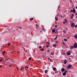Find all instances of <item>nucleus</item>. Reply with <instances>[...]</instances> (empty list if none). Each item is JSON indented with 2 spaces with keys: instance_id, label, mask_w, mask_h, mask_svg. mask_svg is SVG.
I'll return each instance as SVG.
<instances>
[{
  "instance_id": "nucleus-54",
  "label": "nucleus",
  "mask_w": 77,
  "mask_h": 77,
  "mask_svg": "<svg viewBox=\"0 0 77 77\" xmlns=\"http://www.w3.org/2000/svg\"><path fill=\"white\" fill-rule=\"evenodd\" d=\"M47 77H49L48 75H47Z\"/></svg>"
},
{
  "instance_id": "nucleus-63",
  "label": "nucleus",
  "mask_w": 77,
  "mask_h": 77,
  "mask_svg": "<svg viewBox=\"0 0 77 77\" xmlns=\"http://www.w3.org/2000/svg\"><path fill=\"white\" fill-rule=\"evenodd\" d=\"M26 53H27V51H26Z\"/></svg>"
},
{
  "instance_id": "nucleus-59",
  "label": "nucleus",
  "mask_w": 77,
  "mask_h": 77,
  "mask_svg": "<svg viewBox=\"0 0 77 77\" xmlns=\"http://www.w3.org/2000/svg\"><path fill=\"white\" fill-rule=\"evenodd\" d=\"M75 8H76V9H77V6L75 7Z\"/></svg>"
},
{
  "instance_id": "nucleus-51",
  "label": "nucleus",
  "mask_w": 77,
  "mask_h": 77,
  "mask_svg": "<svg viewBox=\"0 0 77 77\" xmlns=\"http://www.w3.org/2000/svg\"><path fill=\"white\" fill-rule=\"evenodd\" d=\"M2 54L3 56H5V54L2 53Z\"/></svg>"
},
{
  "instance_id": "nucleus-20",
  "label": "nucleus",
  "mask_w": 77,
  "mask_h": 77,
  "mask_svg": "<svg viewBox=\"0 0 77 77\" xmlns=\"http://www.w3.org/2000/svg\"><path fill=\"white\" fill-rule=\"evenodd\" d=\"M53 47H56V45L55 44H54L53 45Z\"/></svg>"
},
{
  "instance_id": "nucleus-24",
  "label": "nucleus",
  "mask_w": 77,
  "mask_h": 77,
  "mask_svg": "<svg viewBox=\"0 0 77 77\" xmlns=\"http://www.w3.org/2000/svg\"><path fill=\"white\" fill-rule=\"evenodd\" d=\"M64 41H67V39H66V38H64Z\"/></svg>"
},
{
  "instance_id": "nucleus-23",
  "label": "nucleus",
  "mask_w": 77,
  "mask_h": 77,
  "mask_svg": "<svg viewBox=\"0 0 77 77\" xmlns=\"http://www.w3.org/2000/svg\"><path fill=\"white\" fill-rule=\"evenodd\" d=\"M40 50H41V51H44V49L42 48H41L40 49Z\"/></svg>"
},
{
  "instance_id": "nucleus-16",
  "label": "nucleus",
  "mask_w": 77,
  "mask_h": 77,
  "mask_svg": "<svg viewBox=\"0 0 77 77\" xmlns=\"http://www.w3.org/2000/svg\"><path fill=\"white\" fill-rule=\"evenodd\" d=\"M45 73H47V72H48V71L47 70H45Z\"/></svg>"
},
{
  "instance_id": "nucleus-49",
  "label": "nucleus",
  "mask_w": 77,
  "mask_h": 77,
  "mask_svg": "<svg viewBox=\"0 0 77 77\" xmlns=\"http://www.w3.org/2000/svg\"><path fill=\"white\" fill-rule=\"evenodd\" d=\"M70 2H71V3H72V1H71V0H70Z\"/></svg>"
},
{
  "instance_id": "nucleus-13",
  "label": "nucleus",
  "mask_w": 77,
  "mask_h": 77,
  "mask_svg": "<svg viewBox=\"0 0 77 77\" xmlns=\"http://www.w3.org/2000/svg\"><path fill=\"white\" fill-rule=\"evenodd\" d=\"M55 20L56 21H57V20H58V18H57V17H55Z\"/></svg>"
},
{
  "instance_id": "nucleus-44",
  "label": "nucleus",
  "mask_w": 77,
  "mask_h": 77,
  "mask_svg": "<svg viewBox=\"0 0 77 77\" xmlns=\"http://www.w3.org/2000/svg\"><path fill=\"white\" fill-rule=\"evenodd\" d=\"M3 59L0 60V62H2Z\"/></svg>"
},
{
  "instance_id": "nucleus-56",
  "label": "nucleus",
  "mask_w": 77,
  "mask_h": 77,
  "mask_svg": "<svg viewBox=\"0 0 77 77\" xmlns=\"http://www.w3.org/2000/svg\"><path fill=\"white\" fill-rule=\"evenodd\" d=\"M11 66V65H9V67H10Z\"/></svg>"
},
{
  "instance_id": "nucleus-10",
  "label": "nucleus",
  "mask_w": 77,
  "mask_h": 77,
  "mask_svg": "<svg viewBox=\"0 0 77 77\" xmlns=\"http://www.w3.org/2000/svg\"><path fill=\"white\" fill-rule=\"evenodd\" d=\"M61 71L62 72H63V71H65V69L64 68H62V69Z\"/></svg>"
},
{
  "instance_id": "nucleus-15",
  "label": "nucleus",
  "mask_w": 77,
  "mask_h": 77,
  "mask_svg": "<svg viewBox=\"0 0 77 77\" xmlns=\"http://www.w3.org/2000/svg\"><path fill=\"white\" fill-rule=\"evenodd\" d=\"M73 48H74V47H73V46H71L70 47V48L71 49H72Z\"/></svg>"
},
{
  "instance_id": "nucleus-41",
  "label": "nucleus",
  "mask_w": 77,
  "mask_h": 77,
  "mask_svg": "<svg viewBox=\"0 0 77 77\" xmlns=\"http://www.w3.org/2000/svg\"><path fill=\"white\" fill-rule=\"evenodd\" d=\"M63 31L64 33H66V30H63Z\"/></svg>"
},
{
  "instance_id": "nucleus-37",
  "label": "nucleus",
  "mask_w": 77,
  "mask_h": 77,
  "mask_svg": "<svg viewBox=\"0 0 77 77\" xmlns=\"http://www.w3.org/2000/svg\"><path fill=\"white\" fill-rule=\"evenodd\" d=\"M65 72H68V71H66V70H65L64 71Z\"/></svg>"
},
{
  "instance_id": "nucleus-4",
  "label": "nucleus",
  "mask_w": 77,
  "mask_h": 77,
  "mask_svg": "<svg viewBox=\"0 0 77 77\" xmlns=\"http://www.w3.org/2000/svg\"><path fill=\"white\" fill-rule=\"evenodd\" d=\"M54 33H56V34H57V33H58V31H57V30L56 29H55Z\"/></svg>"
},
{
  "instance_id": "nucleus-42",
  "label": "nucleus",
  "mask_w": 77,
  "mask_h": 77,
  "mask_svg": "<svg viewBox=\"0 0 77 77\" xmlns=\"http://www.w3.org/2000/svg\"><path fill=\"white\" fill-rule=\"evenodd\" d=\"M75 28L77 27V25H76L75 26Z\"/></svg>"
},
{
  "instance_id": "nucleus-12",
  "label": "nucleus",
  "mask_w": 77,
  "mask_h": 77,
  "mask_svg": "<svg viewBox=\"0 0 77 77\" xmlns=\"http://www.w3.org/2000/svg\"><path fill=\"white\" fill-rule=\"evenodd\" d=\"M42 30L44 32H45V28H43L42 29Z\"/></svg>"
},
{
  "instance_id": "nucleus-60",
  "label": "nucleus",
  "mask_w": 77,
  "mask_h": 77,
  "mask_svg": "<svg viewBox=\"0 0 77 77\" xmlns=\"http://www.w3.org/2000/svg\"><path fill=\"white\" fill-rule=\"evenodd\" d=\"M75 15H77V13H75Z\"/></svg>"
},
{
  "instance_id": "nucleus-55",
  "label": "nucleus",
  "mask_w": 77,
  "mask_h": 77,
  "mask_svg": "<svg viewBox=\"0 0 77 77\" xmlns=\"http://www.w3.org/2000/svg\"><path fill=\"white\" fill-rule=\"evenodd\" d=\"M19 28L20 29H21V27H19Z\"/></svg>"
},
{
  "instance_id": "nucleus-6",
  "label": "nucleus",
  "mask_w": 77,
  "mask_h": 77,
  "mask_svg": "<svg viewBox=\"0 0 77 77\" xmlns=\"http://www.w3.org/2000/svg\"><path fill=\"white\" fill-rule=\"evenodd\" d=\"M9 57H8V56H6V58H7L6 59V60H8V59H10V58H9Z\"/></svg>"
},
{
  "instance_id": "nucleus-39",
  "label": "nucleus",
  "mask_w": 77,
  "mask_h": 77,
  "mask_svg": "<svg viewBox=\"0 0 77 77\" xmlns=\"http://www.w3.org/2000/svg\"><path fill=\"white\" fill-rule=\"evenodd\" d=\"M57 27V25H55V27Z\"/></svg>"
},
{
  "instance_id": "nucleus-43",
  "label": "nucleus",
  "mask_w": 77,
  "mask_h": 77,
  "mask_svg": "<svg viewBox=\"0 0 77 77\" xmlns=\"http://www.w3.org/2000/svg\"><path fill=\"white\" fill-rule=\"evenodd\" d=\"M23 68H21V69H20V71H22V70H23Z\"/></svg>"
},
{
  "instance_id": "nucleus-2",
  "label": "nucleus",
  "mask_w": 77,
  "mask_h": 77,
  "mask_svg": "<svg viewBox=\"0 0 77 77\" xmlns=\"http://www.w3.org/2000/svg\"><path fill=\"white\" fill-rule=\"evenodd\" d=\"M71 67H72V66L71 64H69L67 67L69 69H70Z\"/></svg>"
},
{
  "instance_id": "nucleus-58",
  "label": "nucleus",
  "mask_w": 77,
  "mask_h": 77,
  "mask_svg": "<svg viewBox=\"0 0 77 77\" xmlns=\"http://www.w3.org/2000/svg\"><path fill=\"white\" fill-rule=\"evenodd\" d=\"M48 60H50V58H48Z\"/></svg>"
},
{
  "instance_id": "nucleus-19",
  "label": "nucleus",
  "mask_w": 77,
  "mask_h": 77,
  "mask_svg": "<svg viewBox=\"0 0 77 77\" xmlns=\"http://www.w3.org/2000/svg\"><path fill=\"white\" fill-rule=\"evenodd\" d=\"M73 13H75V10H73L72 11Z\"/></svg>"
},
{
  "instance_id": "nucleus-25",
  "label": "nucleus",
  "mask_w": 77,
  "mask_h": 77,
  "mask_svg": "<svg viewBox=\"0 0 77 77\" xmlns=\"http://www.w3.org/2000/svg\"><path fill=\"white\" fill-rule=\"evenodd\" d=\"M75 38H77V35H75Z\"/></svg>"
},
{
  "instance_id": "nucleus-17",
  "label": "nucleus",
  "mask_w": 77,
  "mask_h": 77,
  "mask_svg": "<svg viewBox=\"0 0 77 77\" xmlns=\"http://www.w3.org/2000/svg\"><path fill=\"white\" fill-rule=\"evenodd\" d=\"M67 54L68 55V56H69V55H70V54H71L69 52H67Z\"/></svg>"
},
{
  "instance_id": "nucleus-36",
  "label": "nucleus",
  "mask_w": 77,
  "mask_h": 77,
  "mask_svg": "<svg viewBox=\"0 0 77 77\" xmlns=\"http://www.w3.org/2000/svg\"><path fill=\"white\" fill-rule=\"evenodd\" d=\"M8 45L9 46V45H11V44L8 43Z\"/></svg>"
},
{
  "instance_id": "nucleus-7",
  "label": "nucleus",
  "mask_w": 77,
  "mask_h": 77,
  "mask_svg": "<svg viewBox=\"0 0 77 77\" xmlns=\"http://www.w3.org/2000/svg\"><path fill=\"white\" fill-rule=\"evenodd\" d=\"M66 74V72H64L63 73V75L64 76H65Z\"/></svg>"
},
{
  "instance_id": "nucleus-32",
  "label": "nucleus",
  "mask_w": 77,
  "mask_h": 77,
  "mask_svg": "<svg viewBox=\"0 0 77 77\" xmlns=\"http://www.w3.org/2000/svg\"><path fill=\"white\" fill-rule=\"evenodd\" d=\"M72 18H73V17L71 16V17H70V19H72Z\"/></svg>"
},
{
  "instance_id": "nucleus-52",
  "label": "nucleus",
  "mask_w": 77,
  "mask_h": 77,
  "mask_svg": "<svg viewBox=\"0 0 77 77\" xmlns=\"http://www.w3.org/2000/svg\"><path fill=\"white\" fill-rule=\"evenodd\" d=\"M6 63H9V62H8V61H7V62H6Z\"/></svg>"
},
{
  "instance_id": "nucleus-62",
  "label": "nucleus",
  "mask_w": 77,
  "mask_h": 77,
  "mask_svg": "<svg viewBox=\"0 0 77 77\" xmlns=\"http://www.w3.org/2000/svg\"><path fill=\"white\" fill-rule=\"evenodd\" d=\"M6 32H7L5 31V32H4V33H6Z\"/></svg>"
},
{
  "instance_id": "nucleus-53",
  "label": "nucleus",
  "mask_w": 77,
  "mask_h": 77,
  "mask_svg": "<svg viewBox=\"0 0 77 77\" xmlns=\"http://www.w3.org/2000/svg\"><path fill=\"white\" fill-rule=\"evenodd\" d=\"M72 12V10H71L70 11V12Z\"/></svg>"
},
{
  "instance_id": "nucleus-27",
  "label": "nucleus",
  "mask_w": 77,
  "mask_h": 77,
  "mask_svg": "<svg viewBox=\"0 0 77 77\" xmlns=\"http://www.w3.org/2000/svg\"><path fill=\"white\" fill-rule=\"evenodd\" d=\"M46 44H47L48 45H49L50 43L49 42H46Z\"/></svg>"
},
{
  "instance_id": "nucleus-40",
  "label": "nucleus",
  "mask_w": 77,
  "mask_h": 77,
  "mask_svg": "<svg viewBox=\"0 0 77 77\" xmlns=\"http://www.w3.org/2000/svg\"><path fill=\"white\" fill-rule=\"evenodd\" d=\"M47 52H48V53H49V52H50V50H48Z\"/></svg>"
},
{
  "instance_id": "nucleus-34",
  "label": "nucleus",
  "mask_w": 77,
  "mask_h": 77,
  "mask_svg": "<svg viewBox=\"0 0 77 77\" xmlns=\"http://www.w3.org/2000/svg\"><path fill=\"white\" fill-rule=\"evenodd\" d=\"M42 48V46H40L39 47V48Z\"/></svg>"
},
{
  "instance_id": "nucleus-47",
  "label": "nucleus",
  "mask_w": 77,
  "mask_h": 77,
  "mask_svg": "<svg viewBox=\"0 0 77 77\" xmlns=\"http://www.w3.org/2000/svg\"><path fill=\"white\" fill-rule=\"evenodd\" d=\"M63 54V55H66V54H65V53H64Z\"/></svg>"
},
{
  "instance_id": "nucleus-30",
  "label": "nucleus",
  "mask_w": 77,
  "mask_h": 77,
  "mask_svg": "<svg viewBox=\"0 0 77 77\" xmlns=\"http://www.w3.org/2000/svg\"><path fill=\"white\" fill-rule=\"evenodd\" d=\"M28 60H31V59L30 58H28Z\"/></svg>"
},
{
  "instance_id": "nucleus-9",
  "label": "nucleus",
  "mask_w": 77,
  "mask_h": 77,
  "mask_svg": "<svg viewBox=\"0 0 77 77\" xmlns=\"http://www.w3.org/2000/svg\"><path fill=\"white\" fill-rule=\"evenodd\" d=\"M36 26L37 29H38V28H39V26H38V25L36 24Z\"/></svg>"
},
{
  "instance_id": "nucleus-35",
  "label": "nucleus",
  "mask_w": 77,
  "mask_h": 77,
  "mask_svg": "<svg viewBox=\"0 0 77 77\" xmlns=\"http://www.w3.org/2000/svg\"><path fill=\"white\" fill-rule=\"evenodd\" d=\"M46 47L48 48L49 47V45H47L46 46Z\"/></svg>"
},
{
  "instance_id": "nucleus-5",
  "label": "nucleus",
  "mask_w": 77,
  "mask_h": 77,
  "mask_svg": "<svg viewBox=\"0 0 77 77\" xmlns=\"http://www.w3.org/2000/svg\"><path fill=\"white\" fill-rule=\"evenodd\" d=\"M53 71H55L57 69H56V67H53Z\"/></svg>"
},
{
  "instance_id": "nucleus-3",
  "label": "nucleus",
  "mask_w": 77,
  "mask_h": 77,
  "mask_svg": "<svg viewBox=\"0 0 77 77\" xmlns=\"http://www.w3.org/2000/svg\"><path fill=\"white\" fill-rule=\"evenodd\" d=\"M71 26L72 28H74L75 26V24L74 23H72Z\"/></svg>"
},
{
  "instance_id": "nucleus-33",
  "label": "nucleus",
  "mask_w": 77,
  "mask_h": 77,
  "mask_svg": "<svg viewBox=\"0 0 77 77\" xmlns=\"http://www.w3.org/2000/svg\"><path fill=\"white\" fill-rule=\"evenodd\" d=\"M53 54H54V53H53L52 52H51V55H53Z\"/></svg>"
},
{
  "instance_id": "nucleus-11",
  "label": "nucleus",
  "mask_w": 77,
  "mask_h": 77,
  "mask_svg": "<svg viewBox=\"0 0 77 77\" xmlns=\"http://www.w3.org/2000/svg\"><path fill=\"white\" fill-rule=\"evenodd\" d=\"M64 64H65V65H66V60H64Z\"/></svg>"
},
{
  "instance_id": "nucleus-21",
  "label": "nucleus",
  "mask_w": 77,
  "mask_h": 77,
  "mask_svg": "<svg viewBox=\"0 0 77 77\" xmlns=\"http://www.w3.org/2000/svg\"><path fill=\"white\" fill-rule=\"evenodd\" d=\"M15 51H13L11 52V54H14V53H15Z\"/></svg>"
},
{
  "instance_id": "nucleus-61",
  "label": "nucleus",
  "mask_w": 77,
  "mask_h": 77,
  "mask_svg": "<svg viewBox=\"0 0 77 77\" xmlns=\"http://www.w3.org/2000/svg\"><path fill=\"white\" fill-rule=\"evenodd\" d=\"M17 69H18H18H18V68L17 67Z\"/></svg>"
},
{
  "instance_id": "nucleus-31",
  "label": "nucleus",
  "mask_w": 77,
  "mask_h": 77,
  "mask_svg": "<svg viewBox=\"0 0 77 77\" xmlns=\"http://www.w3.org/2000/svg\"><path fill=\"white\" fill-rule=\"evenodd\" d=\"M25 68H27V69L29 68V67H28V66H25Z\"/></svg>"
},
{
  "instance_id": "nucleus-14",
  "label": "nucleus",
  "mask_w": 77,
  "mask_h": 77,
  "mask_svg": "<svg viewBox=\"0 0 77 77\" xmlns=\"http://www.w3.org/2000/svg\"><path fill=\"white\" fill-rule=\"evenodd\" d=\"M33 20V18H30V20L31 21H32V20Z\"/></svg>"
},
{
  "instance_id": "nucleus-45",
  "label": "nucleus",
  "mask_w": 77,
  "mask_h": 77,
  "mask_svg": "<svg viewBox=\"0 0 77 77\" xmlns=\"http://www.w3.org/2000/svg\"><path fill=\"white\" fill-rule=\"evenodd\" d=\"M72 17H74V15H73V14H72Z\"/></svg>"
},
{
  "instance_id": "nucleus-50",
  "label": "nucleus",
  "mask_w": 77,
  "mask_h": 77,
  "mask_svg": "<svg viewBox=\"0 0 77 77\" xmlns=\"http://www.w3.org/2000/svg\"><path fill=\"white\" fill-rule=\"evenodd\" d=\"M54 26V23L53 25H52V27H53V26Z\"/></svg>"
},
{
  "instance_id": "nucleus-64",
  "label": "nucleus",
  "mask_w": 77,
  "mask_h": 77,
  "mask_svg": "<svg viewBox=\"0 0 77 77\" xmlns=\"http://www.w3.org/2000/svg\"><path fill=\"white\" fill-rule=\"evenodd\" d=\"M76 18L77 19V16L76 17Z\"/></svg>"
},
{
  "instance_id": "nucleus-28",
  "label": "nucleus",
  "mask_w": 77,
  "mask_h": 77,
  "mask_svg": "<svg viewBox=\"0 0 77 77\" xmlns=\"http://www.w3.org/2000/svg\"><path fill=\"white\" fill-rule=\"evenodd\" d=\"M57 39V37H56L55 38L54 40H56V39Z\"/></svg>"
},
{
  "instance_id": "nucleus-46",
  "label": "nucleus",
  "mask_w": 77,
  "mask_h": 77,
  "mask_svg": "<svg viewBox=\"0 0 77 77\" xmlns=\"http://www.w3.org/2000/svg\"><path fill=\"white\" fill-rule=\"evenodd\" d=\"M57 42H58L57 41H55V43H57Z\"/></svg>"
},
{
  "instance_id": "nucleus-29",
  "label": "nucleus",
  "mask_w": 77,
  "mask_h": 77,
  "mask_svg": "<svg viewBox=\"0 0 77 77\" xmlns=\"http://www.w3.org/2000/svg\"><path fill=\"white\" fill-rule=\"evenodd\" d=\"M6 53V51H4L3 52H2V53H4L5 54Z\"/></svg>"
},
{
  "instance_id": "nucleus-48",
  "label": "nucleus",
  "mask_w": 77,
  "mask_h": 77,
  "mask_svg": "<svg viewBox=\"0 0 77 77\" xmlns=\"http://www.w3.org/2000/svg\"><path fill=\"white\" fill-rule=\"evenodd\" d=\"M63 45H65V43L63 42Z\"/></svg>"
},
{
  "instance_id": "nucleus-38",
  "label": "nucleus",
  "mask_w": 77,
  "mask_h": 77,
  "mask_svg": "<svg viewBox=\"0 0 77 77\" xmlns=\"http://www.w3.org/2000/svg\"><path fill=\"white\" fill-rule=\"evenodd\" d=\"M63 23V24H65V23H66V22L65 21H64Z\"/></svg>"
},
{
  "instance_id": "nucleus-22",
  "label": "nucleus",
  "mask_w": 77,
  "mask_h": 77,
  "mask_svg": "<svg viewBox=\"0 0 77 77\" xmlns=\"http://www.w3.org/2000/svg\"><path fill=\"white\" fill-rule=\"evenodd\" d=\"M65 21L66 23H68V21H67V20H66V19H65Z\"/></svg>"
},
{
  "instance_id": "nucleus-57",
  "label": "nucleus",
  "mask_w": 77,
  "mask_h": 77,
  "mask_svg": "<svg viewBox=\"0 0 77 77\" xmlns=\"http://www.w3.org/2000/svg\"><path fill=\"white\" fill-rule=\"evenodd\" d=\"M17 53H20V52L18 51H17Z\"/></svg>"
},
{
  "instance_id": "nucleus-26",
  "label": "nucleus",
  "mask_w": 77,
  "mask_h": 77,
  "mask_svg": "<svg viewBox=\"0 0 77 77\" xmlns=\"http://www.w3.org/2000/svg\"><path fill=\"white\" fill-rule=\"evenodd\" d=\"M42 57L43 58L45 57V55H42Z\"/></svg>"
},
{
  "instance_id": "nucleus-1",
  "label": "nucleus",
  "mask_w": 77,
  "mask_h": 77,
  "mask_svg": "<svg viewBox=\"0 0 77 77\" xmlns=\"http://www.w3.org/2000/svg\"><path fill=\"white\" fill-rule=\"evenodd\" d=\"M73 47L74 48H77V42H76L73 45Z\"/></svg>"
},
{
  "instance_id": "nucleus-8",
  "label": "nucleus",
  "mask_w": 77,
  "mask_h": 77,
  "mask_svg": "<svg viewBox=\"0 0 77 77\" xmlns=\"http://www.w3.org/2000/svg\"><path fill=\"white\" fill-rule=\"evenodd\" d=\"M52 33H54L55 32V29H53L52 30Z\"/></svg>"
},
{
  "instance_id": "nucleus-18",
  "label": "nucleus",
  "mask_w": 77,
  "mask_h": 77,
  "mask_svg": "<svg viewBox=\"0 0 77 77\" xmlns=\"http://www.w3.org/2000/svg\"><path fill=\"white\" fill-rule=\"evenodd\" d=\"M60 6H58V9H59V10H60Z\"/></svg>"
}]
</instances>
